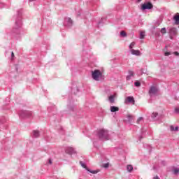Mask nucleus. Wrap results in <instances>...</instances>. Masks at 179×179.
Segmentation results:
<instances>
[{"label": "nucleus", "mask_w": 179, "mask_h": 179, "mask_svg": "<svg viewBox=\"0 0 179 179\" xmlns=\"http://www.w3.org/2000/svg\"><path fill=\"white\" fill-rule=\"evenodd\" d=\"M125 104H128V103L131 104H135V99L134 96H127L124 101Z\"/></svg>", "instance_id": "obj_10"}, {"label": "nucleus", "mask_w": 179, "mask_h": 179, "mask_svg": "<svg viewBox=\"0 0 179 179\" xmlns=\"http://www.w3.org/2000/svg\"><path fill=\"white\" fill-rule=\"evenodd\" d=\"M134 86H136V87H140V86H141V82H139V81H136V82L134 83Z\"/></svg>", "instance_id": "obj_26"}, {"label": "nucleus", "mask_w": 179, "mask_h": 179, "mask_svg": "<svg viewBox=\"0 0 179 179\" xmlns=\"http://www.w3.org/2000/svg\"><path fill=\"white\" fill-rule=\"evenodd\" d=\"M135 45V42H132L130 45H129V48L130 50H132L133 47Z\"/></svg>", "instance_id": "obj_31"}, {"label": "nucleus", "mask_w": 179, "mask_h": 179, "mask_svg": "<svg viewBox=\"0 0 179 179\" xmlns=\"http://www.w3.org/2000/svg\"><path fill=\"white\" fill-rule=\"evenodd\" d=\"M162 164H163V166H166V162L162 161Z\"/></svg>", "instance_id": "obj_40"}, {"label": "nucleus", "mask_w": 179, "mask_h": 179, "mask_svg": "<svg viewBox=\"0 0 179 179\" xmlns=\"http://www.w3.org/2000/svg\"><path fill=\"white\" fill-rule=\"evenodd\" d=\"M173 20L176 24H179V13H177L175 15H173Z\"/></svg>", "instance_id": "obj_11"}, {"label": "nucleus", "mask_w": 179, "mask_h": 179, "mask_svg": "<svg viewBox=\"0 0 179 179\" xmlns=\"http://www.w3.org/2000/svg\"><path fill=\"white\" fill-rule=\"evenodd\" d=\"M127 170L129 171V173H131V171L134 170V166H132V165H127Z\"/></svg>", "instance_id": "obj_19"}, {"label": "nucleus", "mask_w": 179, "mask_h": 179, "mask_svg": "<svg viewBox=\"0 0 179 179\" xmlns=\"http://www.w3.org/2000/svg\"><path fill=\"white\" fill-rule=\"evenodd\" d=\"M153 179H160V178H159V176H156L155 177L153 178Z\"/></svg>", "instance_id": "obj_41"}, {"label": "nucleus", "mask_w": 179, "mask_h": 179, "mask_svg": "<svg viewBox=\"0 0 179 179\" xmlns=\"http://www.w3.org/2000/svg\"><path fill=\"white\" fill-rule=\"evenodd\" d=\"M11 58H15V53L13 52H11Z\"/></svg>", "instance_id": "obj_38"}, {"label": "nucleus", "mask_w": 179, "mask_h": 179, "mask_svg": "<svg viewBox=\"0 0 179 179\" xmlns=\"http://www.w3.org/2000/svg\"><path fill=\"white\" fill-rule=\"evenodd\" d=\"M109 101L110 103H114V95H110L109 96Z\"/></svg>", "instance_id": "obj_24"}, {"label": "nucleus", "mask_w": 179, "mask_h": 179, "mask_svg": "<svg viewBox=\"0 0 179 179\" xmlns=\"http://www.w3.org/2000/svg\"><path fill=\"white\" fill-rule=\"evenodd\" d=\"M34 1H36V0H29V2H33Z\"/></svg>", "instance_id": "obj_44"}, {"label": "nucleus", "mask_w": 179, "mask_h": 179, "mask_svg": "<svg viewBox=\"0 0 179 179\" xmlns=\"http://www.w3.org/2000/svg\"><path fill=\"white\" fill-rule=\"evenodd\" d=\"M22 10H17V15L15 17V22L11 31L12 37H14V38H16L17 40L22 37L20 35V31H22V26L23 25V23L22 22Z\"/></svg>", "instance_id": "obj_1"}, {"label": "nucleus", "mask_w": 179, "mask_h": 179, "mask_svg": "<svg viewBox=\"0 0 179 179\" xmlns=\"http://www.w3.org/2000/svg\"><path fill=\"white\" fill-rule=\"evenodd\" d=\"M140 38L143 40V38H145V33L143 31L140 32Z\"/></svg>", "instance_id": "obj_27"}, {"label": "nucleus", "mask_w": 179, "mask_h": 179, "mask_svg": "<svg viewBox=\"0 0 179 179\" xmlns=\"http://www.w3.org/2000/svg\"><path fill=\"white\" fill-rule=\"evenodd\" d=\"M142 120H143V117H138V120H137V124H139V122H141V121H142Z\"/></svg>", "instance_id": "obj_32"}, {"label": "nucleus", "mask_w": 179, "mask_h": 179, "mask_svg": "<svg viewBox=\"0 0 179 179\" xmlns=\"http://www.w3.org/2000/svg\"><path fill=\"white\" fill-rule=\"evenodd\" d=\"M65 152L67 155H76V150H75V148H73V147H67V148H66Z\"/></svg>", "instance_id": "obj_7"}, {"label": "nucleus", "mask_w": 179, "mask_h": 179, "mask_svg": "<svg viewBox=\"0 0 179 179\" xmlns=\"http://www.w3.org/2000/svg\"><path fill=\"white\" fill-rule=\"evenodd\" d=\"M138 139H139V141H142V139H143V137L142 136H140L138 137Z\"/></svg>", "instance_id": "obj_39"}, {"label": "nucleus", "mask_w": 179, "mask_h": 179, "mask_svg": "<svg viewBox=\"0 0 179 179\" xmlns=\"http://www.w3.org/2000/svg\"><path fill=\"white\" fill-rule=\"evenodd\" d=\"M154 1H156V0H154Z\"/></svg>", "instance_id": "obj_45"}, {"label": "nucleus", "mask_w": 179, "mask_h": 179, "mask_svg": "<svg viewBox=\"0 0 179 179\" xmlns=\"http://www.w3.org/2000/svg\"><path fill=\"white\" fill-rule=\"evenodd\" d=\"M132 76H134V71L129 70V75L127 76V77H126L127 80H130V79H131V78H132Z\"/></svg>", "instance_id": "obj_14"}, {"label": "nucleus", "mask_w": 179, "mask_h": 179, "mask_svg": "<svg viewBox=\"0 0 179 179\" xmlns=\"http://www.w3.org/2000/svg\"><path fill=\"white\" fill-rule=\"evenodd\" d=\"M74 108V106H69V110H70V111H73Z\"/></svg>", "instance_id": "obj_34"}, {"label": "nucleus", "mask_w": 179, "mask_h": 179, "mask_svg": "<svg viewBox=\"0 0 179 179\" xmlns=\"http://www.w3.org/2000/svg\"><path fill=\"white\" fill-rule=\"evenodd\" d=\"M169 36H170V38L173 39V37H174V36H177V28H171L169 30Z\"/></svg>", "instance_id": "obj_9"}, {"label": "nucleus", "mask_w": 179, "mask_h": 179, "mask_svg": "<svg viewBox=\"0 0 179 179\" xmlns=\"http://www.w3.org/2000/svg\"><path fill=\"white\" fill-rule=\"evenodd\" d=\"M157 115H159V113H153L152 114V118L153 119V120H155V118H156L157 117Z\"/></svg>", "instance_id": "obj_25"}, {"label": "nucleus", "mask_w": 179, "mask_h": 179, "mask_svg": "<svg viewBox=\"0 0 179 179\" xmlns=\"http://www.w3.org/2000/svg\"><path fill=\"white\" fill-rule=\"evenodd\" d=\"M19 115L21 118H30V117H33V112L30 110H20Z\"/></svg>", "instance_id": "obj_4"}, {"label": "nucleus", "mask_w": 179, "mask_h": 179, "mask_svg": "<svg viewBox=\"0 0 179 179\" xmlns=\"http://www.w3.org/2000/svg\"><path fill=\"white\" fill-rule=\"evenodd\" d=\"M161 33H162V34H166V27H164V28H162V29H161Z\"/></svg>", "instance_id": "obj_28"}, {"label": "nucleus", "mask_w": 179, "mask_h": 179, "mask_svg": "<svg viewBox=\"0 0 179 179\" xmlns=\"http://www.w3.org/2000/svg\"><path fill=\"white\" fill-rule=\"evenodd\" d=\"M33 138H40V131L38 130L33 131Z\"/></svg>", "instance_id": "obj_12"}, {"label": "nucleus", "mask_w": 179, "mask_h": 179, "mask_svg": "<svg viewBox=\"0 0 179 179\" xmlns=\"http://www.w3.org/2000/svg\"><path fill=\"white\" fill-rule=\"evenodd\" d=\"M137 3H139V2H142V0H136Z\"/></svg>", "instance_id": "obj_43"}, {"label": "nucleus", "mask_w": 179, "mask_h": 179, "mask_svg": "<svg viewBox=\"0 0 179 179\" xmlns=\"http://www.w3.org/2000/svg\"><path fill=\"white\" fill-rule=\"evenodd\" d=\"M170 129H171V131H178L179 127H178V126L174 127V126L171 125V126L170 127Z\"/></svg>", "instance_id": "obj_21"}, {"label": "nucleus", "mask_w": 179, "mask_h": 179, "mask_svg": "<svg viewBox=\"0 0 179 179\" xmlns=\"http://www.w3.org/2000/svg\"><path fill=\"white\" fill-rule=\"evenodd\" d=\"M109 166H110L109 163H106V164H103V167H104V169H108Z\"/></svg>", "instance_id": "obj_29"}, {"label": "nucleus", "mask_w": 179, "mask_h": 179, "mask_svg": "<svg viewBox=\"0 0 179 179\" xmlns=\"http://www.w3.org/2000/svg\"><path fill=\"white\" fill-rule=\"evenodd\" d=\"M87 171H88L89 173H91L92 174H97V173H99L100 171V170L93 171V170L88 168Z\"/></svg>", "instance_id": "obj_16"}, {"label": "nucleus", "mask_w": 179, "mask_h": 179, "mask_svg": "<svg viewBox=\"0 0 179 179\" xmlns=\"http://www.w3.org/2000/svg\"><path fill=\"white\" fill-rule=\"evenodd\" d=\"M117 111H120V108L117 106H110L111 113H117Z\"/></svg>", "instance_id": "obj_13"}, {"label": "nucleus", "mask_w": 179, "mask_h": 179, "mask_svg": "<svg viewBox=\"0 0 179 179\" xmlns=\"http://www.w3.org/2000/svg\"><path fill=\"white\" fill-rule=\"evenodd\" d=\"M179 173V169L178 168H174L173 169V174H175V176H177V174Z\"/></svg>", "instance_id": "obj_22"}, {"label": "nucleus", "mask_w": 179, "mask_h": 179, "mask_svg": "<svg viewBox=\"0 0 179 179\" xmlns=\"http://www.w3.org/2000/svg\"><path fill=\"white\" fill-rule=\"evenodd\" d=\"M73 24V21L71 17H66L64 20V26H67V27H71Z\"/></svg>", "instance_id": "obj_8"}, {"label": "nucleus", "mask_w": 179, "mask_h": 179, "mask_svg": "<svg viewBox=\"0 0 179 179\" xmlns=\"http://www.w3.org/2000/svg\"><path fill=\"white\" fill-rule=\"evenodd\" d=\"M49 164H52V160L51 159H48Z\"/></svg>", "instance_id": "obj_37"}, {"label": "nucleus", "mask_w": 179, "mask_h": 179, "mask_svg": "<svg viewBox=\"0 0 179 179\" xmlns=\"http://www.w3.org/2000/svg\"><path fill=\"white\" fill-rule=\"evenodd\" d=\"M158 92H159V89L155 86H151L148 91V93H149L150 97H152V94L155 96Z\"/></svg>", "instance_id": "obj_6"}, {"label": "nucleus", "mask_w": 179, "mask_h": 179, "mask_svg": "<svg viewBox=\"0 0 179 179\" xmlns=\"http://www.w3.org/2000/svg\"><path fill=\"white\" fill-rule=\"evenodd\" d=\"M164 55H165V57H169V55H171V52H166L164 53Z\"/></svg>", "instance_id": "obj_33"}, {"label": "nucleus", "mask_w": 179, "mask_h": 179, "mask_svg": "<svg viewBox=\"0 0 179 179\" xmlns=\"http://www.w3.org/2000/svg\"><path fill=\"white\" fill-rule=\"evenodd\" d=\"M153 9V4L150 2H148L147 3H143L141 5V10H146Z\"/></svg>", "instance_id": "obj_5"}, {"label": "nucleus", "mask_w": 179, "mask_h": 179, "mask_svg": "<svg viewBox=\"0 0 179 179\" xmlns=\"http://www.w3.org/2000/svg\"><path fill=\"white\" fill-rule=\"evenodd\" d=\"M173 55L176 57H179V52H173Z\"/></svg>", "instance_id": "obj_35"}, {"label": "nucleus", "mask_w": 179, "mask_h": 179, "mask_svg": "<svg viewBox=\"0 0 179 179\" xmlns=\"http://www.w3.org/2000/svg\"><path fill=\"white\" fill-rule=\"evenodd\" d=\"M103 20H106L104 18H101V20L98 22V26H100L101 23H104Z\"/></svg>", "instance_id": "obj_30"}, {"label": "nucleus", "mask_w": 179, "mask_h": 179, "mask_svg": "<svg viewBox=\"0 0 179 179\" xmlns=\"http://www.w3.org/2000/svg\"><path fill=\"white\" fill-rule=\"evenodd\" d=\"M97 136L100 141H108V139H110V134H108V131L103 129L98 131Z\"/></svg>", "instance_id": "obj_2"}, {"label": "nucleus", "mask_w": 179, "mask_h": 179, "mask_svg": "<svg viewBox=\"0 0 179 179\" xmlns=\"http://www.w3.org/2000/svg\"><path fill=\"white\" fill-rule=\"evenodd\" d=\"M152 169L155 170V171H157V167H156V166H153Z\"/></svg>", "instance_id": "obj_36"}, {"label": "nucleus", "mask_w": 179, "mask_h": 179, "mask_svg": "<svg viewBox=\"0 0 179 179\" xmlns=\"http://www.w3.org/2000/svg\"><path fill=\"white\" fill-rule=\"evenodd\" d=\"M120 36L121 37H127V32H125L124 31H121Z\"/></svg>", "instance_id": "obj_23"}, {"label": "nucleus", "mask_w": 179, "mask_h": 179, "mask_svg": "<svg viewBox=\"0 0 179 179\" xmlns=\"http://www.w3.org/2000/svg\"><path fill=\"white\" fill-rule=\"evenodd\" d=\"M133 119H134V117L131 115H127V120H128V122H129V124H131L132 122Z\"/></svg>", "instance_id": "obj_20"}, {"label": "nucleus", "mask_w": 179, "mask_h": 179, "mask_svg": "<svg viewBox=\"0 0 179 179\" xmlns=\"http://www.w3.org/2000/svg\"><path fill=\"white\" fill-rule=\"evenodd\" d=\"M80 166L83 168V169H85V170H89V168H87V166H86V164L83 163V162L82 161H80Z\"/></svg>", "instance_id": "obj_17"}, {"label": "nucleus", "mask_w": 179, "mask_h": 179, "mask_svg": "<svg viewBox=\"0 0 179 179\" xmlns=\"http://www.w3.org/2000/svg\"><path fill=\"white\" fill-rule=\"evenodd\" d=\"M71 92L73 94H76V93H79V88L78 87L72 88Z\"/></svg>", "instance_id": "obj_18"}, {"label": "nucleus", "mask_w": 179, "mask_h": 179, "mask_svg": "<svg viewBox=\"0 0 179 179\" xmlns=\"http://www.w3.org/2000/svg\"><path fill=\"white\" fill-rule=\"evenodd\" d=\"M92 78L96 82H99V80H104V76L99 69H96L92 72Z\"/></svg>", "instance_id": "obj_3"}, {"label": "nucleus", "mask_w": 179, "mask_h": 179, "mask_svg": "<svg viewBox=\"0 0 179 179\" xmlns=\"http://www.w3.org/2000/svg\"><path fill=\"white\" fill-rule=\"evenodd\" d=\"M0 124H3V120L2 119L0 120Z\"/></svg>", "instance_id": "obj_42"}, {"label": "nucleus", "mask_w": 179, "mask_h": 179, "mask_svg": "<svg viewBox=\"0 0 179 179\" xmlns=\"http://www.w3.org/2000/svg\"><path fill=\"white\" fill-rule=\"evenodd\" d=\"M131 54H132V55L139 56V55H141V51L135 50L132 49L131 50Z\"/></svg>", "instance_id": "obj_15"}]
</instances>
